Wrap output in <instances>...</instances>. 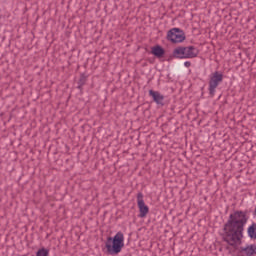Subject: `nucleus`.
<instances>
[{
	"label": "nucleus",
	"mask_w": 256,
	"mask_h": 256,
	"mask_svg": "<svg viewBox=\"0 0 256 256\" xmlns=\"http://www.w3.org/2000/svg\"><path fill=\"white\" fill-rule=\"evenodd\" d=\"M249 221L247 211L237 210L230 214L227 222L224 224L222 240L234 249L243 243L245 225Z\"/></svg>",
	"instance_id": "f257e3e1"
},
{
	"label": "nucleus",
	"mask_w": 256,
	"mask_h": 256,
	"mask_svg": "<svg viewBox=\"0 0 256 256\" xmlns=\"http://www.w3.org/2000/svg\"><path fill=\"white\" fill-rule=\"evenodd\" d=\"M125 247V236L119 231L114 237L109 236L105 242V248L108 255H119Z\"/></svg>",
	"instance_id": "f03ea898"
},
{
	"label": "nucleus",
	"mask_w": 256,
	"mask_h": 256,
	"mask_svg": "<svg viewBox=\"0 0 256 256\" xmlns=\"http://www.w3.org/2000/svg\"><path fill=\"white\" fill-rule=\"evenodd\" d=\"M175 59H195L199 55V49L195 46H179L172 53Z\"/></svg>",
	"instance_id": "7ed1b4c3"
},
{
	"label": "nucleus",
	"mask_w": 256,
	"mask_h": 256,
	"mask_svg": "<svg viewBox=\"0 0 256 256\" xmlns=\"http://www.w3.org/2000/svg\"><path fill=\"white\" fill-rule=\"evenodd\" d=\"M223 83V73L219 71H215L210 75V80L208 82V91L210 97H215V92L217 91V87Z\"/></svg>",
	"instance_id": "20e7f679"
},
{
	"label": "nucleus",
	"mask_w": 256,
	"mask_h": 256,
	"mask_svg": "<svg viewBox=\"0 0 256 256\" xmlns=\"http://www.w3.org/2000/svg\"><path fill=\"white\" fill-rule=\"evenodd\" d=\"M167 41H170V43H183L185 39H187V36L185 35V31H183L181 28H172L167 32L166 36Z\"/></svg>",
	"instance_id": "39448f33"
},
{
	"label": "nucleus",
	"mask_w": 256,
	"mask_h": 256,
	"mask_svg": "<svg viewBox=\"0 0 256 256\" xmlns=\"http://www.w3.org/2000/svg\"><path fill=\"white\" fill-rule=\"evenodd\" d=\"M137 203L138 209L140 211L138 217H140L141 219L147 217V214L149 213V206L145 205V200H143V193L141 192L137 194Z\"/></svg>",
	"instance_id": "423d86ee"
},
{
	"label": "nucleus",
	"mask_w": 256,
	"mask_h": 256,
	"mask_svg": "<svg viewBox=\"0 0 256 256\" xmlns=\"http://www.w3.org/2000/svg\"><path fill=\"white\" fill-rule=\"evenodd\" d=\"M149 95L157 105H165L163 103V101H165V96H163L159 91L149 90Z\"/></svg>",
	"instance_id": "0eeeda50"
},
{
	"label": "nucleus",
	"mask_w": 256,
	"mask_h": 256,
	"mask_svg": "<svg viewBox=\"0 0 256 256\" xmlns=\"http://www.w3.org/2000/svg\"><path fill=\"white\" fill-rule=\"evenodd\" d=\"M151 53L154 57H157V59H161L165 56V49L161 47V45H155L151 48Z\"/></svg>",
	"instance_id": "6e6552de"
},
{
	"label": "nucleus",
	"mask_w": 256,
	"mask_h": 256,
	"mask_svg": "<svg viewBox=\"0 0 256 256\" xmlns=\"http://www.w3.org/2000/svg\"><path fill=\"white\" fill-rule=\"evenodd\" d=\"M240 251L245 253L246 256H255L256 255V245L250 244L246 247H240Z\"/></svg>",
	"instance_id": "1a4fd4ad"
},
{
	"label": "nucleus",
	"mask_w": 256,
	"mask_h": 256,
	"mask_svg": "<svg viewBox=\"0 0 256 256\" xmlns=\"http://www.w3.org/2000/svg\"><path fill=\"white\" fill-rule=\"evenodd\" d=\"M247 235L251 241H256V223L253 222L247 228Z\"/></svg>",
	"instance_id": "9d476101"
},
{
	"label": "nucleus",
	"mask_w": 256,
	"mask_h": 256,
	"mask_svg": "<svg viewBox=\"0 0 256 256\" xmlns=\"http://www.w3.org/2000/svg\"><path fill=\"white\" fill-rule=\"evenodd\" d=\"M87 83V75L85 73L80 74V78L78 80V86L77 89L80 91H83V86Z\"/></svg>",
	"instance_id": "9b49d317"
},
{
	"label": "nucleus",
	"mask_w": 256,
	"mask_h": 256,
	"mask_svg": "<svg viewBox=\"0 0 256 256\" xmlns=\"http://www.w3.org/2000/svg\"><path fill=\"white\" fill-rule=\"evenodd\" d=\"M36 256H49V250L41 248L37 251Z\"/></svg>",
	"instance_id": "f8f14e48"
},
{
	"label": "nucleus",
	"mask_w": 256,
	"mask_h": 256,
	"mask_svg": "<svg viewBox=\"0 0 256 256\" xmlns=\"http://www.w3.org/2000/svg\"><path fill=\"white\" fill-rule=\"evenodd\" d=\"M184 65H185L186 67H191V62L186 61V62H184Z\"/></svg>",
	"instance_id": "ddd939ff"
}]
</instances>
